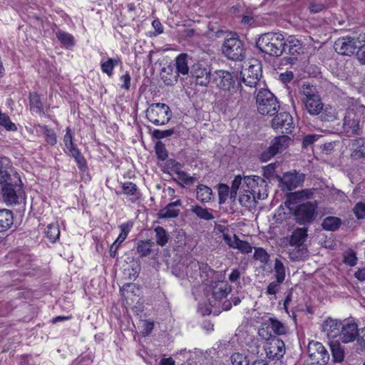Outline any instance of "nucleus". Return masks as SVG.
<instances>
[{"label":"nucleus","mask_w":365,"mask_h":365,"mask_svg":"<svg viewBox=\"0 0 365 365\" xmlns=\"http://www.w3.org/2000/svg\"><path fill=\"white\" fill-rule=\"evenodd\" d=\"M285 38L282 34L268 32L262 34L256 41V46L262 52L279 57L284 52Z\"/></svg>","instance_id":"obj_1"},{"label":"nucleus","mask_w":365,"mask_h":365,"mask_svg":"<svg viewBox=\"0 0 365 365\" xmlns=\"http://www.w3.org/2000/svg\"><path fill=\"white\" fill-rule=\"evenodd\" d=\"M365 114V107L347 110L342 120L341 133L346 137L361 135L363 133L362 115Z\"/></svg>","instance_id":"obj_2"},{"label":"nucleus","mask_w":365,"mask_h":365,"mask_svg":"<svg viewBox=\"0 0 365 365\" xmlns=\"http://www.w3.org/2000/svg\"><path fill=\"white\" fill-rule=\"evenodd\" d=\"M258 112L263 115L272 116L279 109V103L275 96L267 88H261L256 96Z\"/></svg>","instance_id":"obj_3"},{"label":"nucleus","mask_w":365,"mask_h":365,"mask_svg":"<svg viewBox=\"0 0 365 365\" xmlns=\"http://www.w3.org/2000/svg\"><path fill=\"white\" fill-rule=\"evenodd\" d=\"M318 204L317 201H307L299 204L294 209L292 215L296 223L307 227L312 225L317 217Z\"/></svg>","instance_id":"obj_4"},{"label":"nucleus","mask_w":365,"mask_h":365,"mask_svg":"<svg viewBox=\"0 0 365 365\" xmlns=\"http://www.w3.org/2000/svg\"><path fill=\"white\" fill-rule=\"evenodd\" d=\"M232 290L231 286L225 281H212L205 284V294L212 306H217L221 301L226 298Z\"/></svg>","instance_id":"obj_5"},{"label":"nucleus","mask_w":365,"mask_h":365,"mask_svg":"<svg viewBox=\"0 0 365 365\" xmlns=\"http://www.w3.org/2000/svg\"><path fill=\"white\" fill-rule=\"evenodd\" d=\"M146 118L155 125H164L172 118V111L165 103H152L146 110Z\"/></svg>","instance_id":"obj_6"},{"label":"nucleus","mask_w":365,"mask_h":365,"mask_svg":"<svg viewBox=\"0 0 365 365\" xmlns=\"http://www.w3.org/2000/svg\"><path fill=\"white\" fill-rule=\"evenodd\" d=\"M186 275L193 279L199 276L204 283L209 279H212L215 272L206 263H200L195 259H191L186 267Z\"/></svg>","instance_id":"obj_7"},{"label":"nucleus","mask_w":365,"mask_h":365,"mask_svg":"<svg viewBox=\"0 0 365 365\" xmlns=\"http://www.w3.org/2000/svg\"><path fill=\"white\" fill-rule=\"evenodd\" d=\"M243 183L247 187V192H252L257 200H264L267 197V182L262 178L257 175L245 176Z\"/></svg>","instance_id":"obj_8"},{"label":"nucleus","mask_w":365,"mask_h":365,"mask_svg":"<svg viewBox=\"0 0 365 365\" xmlns=\"http://www.w3.org/2000/svg\"><path fill=\"white\" fill-rule=\"evenodd\" d=\"M222 51L226 57L232 61H242L245 58V48L237 36L226 38Z\"/></svg>","instance_id":"obj_9"},{"label":"nucleus","mask_w":365,"mask_h":365,"mask_svg":"<svg viewBox=\"0 0 365 365\" xmlns=\"http://www.w3.org/2000/svg\"><path fill=\"white\" fill-rule=\"evenodd\" d=\"M291 141V138L283 135L275 137L271 142V145L264 150L259 156L261 161L267 162L278 153L286 150Z\"/></svg>","instance_id":"obj_10"},{"label":"nucleus","mask_w":365,"mask_h":365,"mask_svg":"<svg viewBox=\"0 0 365 365\" xmlns=\"http://www.w3.org/2000/svg\"><path fill=\"white\" fill-rule=\"evenodd\" d=\"M362 41L359 37L356 36H344L339 38L334 45V50L336 53L344 56H351L356 50L361 47Z\"/></svg>","instance_id":"obj_11"},{"label":"nucleus","mask_w":365,"mask_h":365,"mask_svg":"<svg viewBox=\"0 0 365 365\" xmlns=\"http://www.w3.org/2000/svg\"><path fill=\"white\" fill-rule=\"evenodd\" d=\"M220 89L229 91L231 93H236L237 87L232 74L225 70L215 71L212 74V81Z\"/></svg>","instance_id":"obj_12"},{"label":"nucleus","mask_w":365,"mask_h":365,"mask_svg":"<svg viewBox=\"0 0 365 365\" xmlns=\"http://www.w3.org/2000/svg\"><path fill=\"white\" fill-rule=\"evenodd\" d=\"M307 351L311 365H326L329 360V354L322 343L309 342Z\"/></svg>","instance_id":"obj_13"},{"label":"nucleus","mask_w":365,"mask_h":365,"mask_svg":"<svg viewBox=\"0 0 365 365\" xmlns=\"http://www.w3.org/2000/svg\"><path fill=\"white\" fill-rule=\"evenodd\" d=\"M190 76L196 84L207 86L212 81L210 69L199 63H194L190 68Z\"/></svg>","instance_id":"obj_14"},{"label":"nucleus","mask_w":365,"mask_h":365,"mask_svg":"<svg viewBox=\"0 0 365 365\" xmlns=\"http://www.w3.org/2000/svg\"><path fill=\"white\" fill-rule=\"evenodd\" d=\"M272 120V127L274 130L283 129V133H291L293 130V118L287 112L277 113Z\"/></svg>","instance_id":"obj_15"},{"label":"nucleus","mask_w":365,"mask_h":365,"mask_svg":"<svg viewBox=\"0 0 365 365\" xmlns=\"http://www.w3.org/2000/svg\"><path fill=\"white\" fill-rule=\"evenodd\" d=\"M302 51V46L300 41L295 37L289 36L287 39H285L284 53H287L292 56L284 57L283 61H285V63L293 64L297 60V58L294 56L299 54Z\"/></svg>","instance_id":"obj_16"},{"label":"nucleus","mask_w":365,"mask_h":365,"mask_svg":"<svg viewBox=\"0 0 365 365\" xmlns=\"http://www.w3.org/2000/svg\"><path fill=\"white\" fill-rule=\"evenodd\" d=\"M262 77V65L259 63L250 65L242 73V81L250 87H255Z\"/></svg>","instance_id":"obj_17"},{"label":"nucleus","mask_w":365,"mask_h":365,"mask_svg":"<svg viewBox=\"0 0 365 365\" xmlns=\"http://www.w3.org/2000/svg\"><path fill=\"white\" fill-rule=\"evenodd\" d=\"M265 351L269 359L284 358L285 344L282 339L274 337L267 344Z\"/></svg>","instance_id":"obj_18"},{"label":"nucleus","mask_w":365,"mask_h":365,"mask_svg":"<svg viewBox=\"0 0 365 365\" xmlns=\"http://www.w3.org/2000/svg\"><path fill=\"white\" fill-rule=\"evenodd\" d=\"M2 188L4 199L6 202L11 204L19 203V197L21 192V187L11 182V180L8 182H4Z\"/></svg>","instance_id":"obj_19"},{"label":"nucleus","mask_w":365,"mask_h":365,"mask_svg":"<svg viewBox=\"0 0 365 365\" xmlns=\"http://www.w3.org/2000/svg\"><path fill=\"white\" fill-rule=\"evenodd\" d=\"M304 181V175L297 172H288L280 178L282 182L289 190H292L302 184Z\"/></svg>","instance_id":"obj_20"},{"label":"nucleus","mask_w":365,"mask_h":365,"mask_svg":"<svg viewBox=\"0 0 365 365\" xmlns=\"http://www.w3.org/2000/svg\"><path fill=\"white\" fill-rule=\"evenodd\" d=\"M340 332L339 337L342 342L349 343L353 341L358 334L357 324L349 322L342 323Z\"/></svg>","instance_id":"obj_21"},{"label":"nucleus","mask_w":365,"mask_h":365,"mask_svg":"<svg viewBox=\"0 0 365 365\" xmlns=\"http://www.w3.org/2000/svg\"><path fill=\"white\" fill-rule=\"evenodd\" d=\"M342 322L337 319L328 318L322 325L323 331L326 333L329 338H336L341 334Z\"/></svg>","instance_id":"obj_22"},{"label":"nucleus","mask_w":365,"mask_h":365,"mask_svg":"<svg viewBox=\"0 0 365 365\" xmlns=\"http://www.w3.org/2000/svg\"><path fill=\"white\" fill-rule=\"evenodd\" d=\"M179 76L175 69V66H173L172 63L165 66L160 71V78L166 86L175 85Z\"/></svg>","instance_id":"obj_23"},{"label":"nucleus","mask_w":365,"mask_h":365,"mask_svg":"<svg viewBox=\"0 0 365 365\" xmlns=\"http://www.w3.org/2000/svg\"><path fill=\"white\" fill-rule=\"evenodd\" d=\"M307 232V227H297L285 240L289 242V245H306L304 242L308 237Z\"/></svg>","instance_id":"obj_24"},{"label":"nucleus","mask_w":365,"mask_h":365,"mask_svg":"<svg viewBox=\"0 0 365 365\" xmlns=\"http://www.w3.org/2000/svg\"><path fill=\"white\" fill-rule=\"evenodd\" d=\"M307 111L312 115L321 113L323 110V103L320 96L309 99L302 100Z\"/></svg>","instance_id":"obj_25"},{"label":"nucleus","mask_w":365,"mask_h":365,"mask_svg":"<svg viewBox=\"0 0 365 365\" xmlns=\"http://www.w3.org/2000/svg\"><path fill=\"white\" fill-rule=\"evenodd\" d=\"M181 205V201L178 200L175 202L169 203L165 207L161 209L158 215L159 218H174L179 215L180 209L178 208Z\"/></svg>","instance_id":"obj_26"},{"label":"nucleus","mask_w":365,"mask_h":365,"mask_svg":"<svg viewBox=\"0 0 365 365\" xmlns=\"http://www.w3.org/2000/svg\"><path fill=\"white\" fill-rule=\"evenodd\" d=\"M288 250L289 257L292 261H300L306 259L309 255L307 245H289Z\"/></svg>","instance_id":"obj_27"},{"label":"nucleus","mask_w":365,"mask_h":365,"mask_svg":"<svg viewBox=\"0 0 365 365\" xmlns=\"http://www.w3.org/2000/svg\"><path fill=\"white\" fill-rule=\"evenodd\" d=\"M264 325L266 326L267 330H270L276 335L285 334L287 331L285 324L274 317L269 318Z\"/></svg>","instance_id":"obj_28"},{"label":"nucleus","mask_w":365,"mask_h":365,"mask_svg":"<svg viewBox=\"0 0 365 365\" xmlns=\"http://www.w3.org/2000/svg\"><path fill=\"white\" fill-rule=\"evenodd\" d=\"M187 54L180 53L175 58V63L172 64L175 66V69L178 75H187L190 73V68L188 66Z\"/></svg>","instance_id":"obj_29"},{"label":"nucleus","mask_w":365,"mask_h":365,"mask_svg":"<svg viewBox=\"0 0 365 365\" xmlns=\"http://www.w3.org/2000/svg\"><path fill=\"white\" fill-rule=\"evenodd\" d=\"M190 211L200 220L210 221L215 218L212 212V210L203 207L200 205H191Z\"/></svg>","instance_id":"obj_30"},{"label":"nucleus","mask_w":365,"mask_h":365,"mask_svg":"<svg viewBox=\"0 0 365 365\" xmlns=\"http://www.w3.org/2000/svg\"><path fill=\"white\" fill-rule=\"evenodd\" d=\"M14 223V216L9 210H0V232L9 230Z\"/></svg>","instance_id":"obj_31"},{"label":"nucleus","mask_w":365,"mask_h":365,"mask_svg":"<svg viewBox=\"0 0 365 365\" xmlns=\"http://www.w3.org/2000/svg\"><path fill=\"white\" fill-rule=\"evenodd\" d=\"M196 198L201 202H209L213 199V192L210 187L199 185L196 189Z\"/></svg>","instance_id":"obj_32"},{"label":"nucleus","mask_w":365,"mask_h":365,"mask_svg":"<svg viewBox=\"0 0 365 365\" xmlns=\"http://www.w3.org/2000/svg\"><path fill=\"white\" fill-rule=\"evenodd\" d=\"M155 242L150 240H139L136 244V252L140 257H148L151 254Z\"/></svg>","instance_id":"obj_33"},{"label":"nucleus","mask_w":365,"mask_h":365,"mask_svg":"<svg viewBox=\"0 0 365 365\" xmlns=\"http://www.w3.org/2000/svg\"><path fill=\"white\" fill-rule=\"evenodd\" d=\"M246 190L247 187H245V184L243 183L242 190L240 191L239 202L243 207H251L257 200L255 196H253V195H252V192H247Z\"/></svg>","instance_id":"obj_34"},{"label":"nucleus","mask_w":365,"mask_h":365,"mask_svg":"<svg viewBox=\"0 0 365 365\" xmlns=\"http://www.w3.org/2000/svg\"><path fill=\"white\" fill-rule=\"evenodd\" d=\"M351 156L355 159L365 157V139L357 138L352 143Z\"/></svg>","instance_id":"obj_35"},{"label":"nucleus","mask_w":365,"mask_h":365,"mask_svg":"<svg viewBox=\"0 0 365 365\" xmlns=\"http://www.w3.org/2000/svg\"><path fill=\"white\" fill-rule=\"evenodd\" d=\"M341 225V220L337 217L329 216L322 223L323 230L330 232L337 230Z\"/></svg>","instance_id":"obj_36"},{"label":"nucleus","mask_w":365,"mask_h":365,"mask_svg":"<svg viewBox=\"0 0 365 365\" xmlns=\"http://www.w3.org/2000/svg\"><path fill=\"white\" fill-rule=\"evenodd\" d=\"M9 169V163L8 159L0 157V184L8 182L11 180Z\"/></svg>","instance_id":"obj_37"},{"label":"nucleus","mask_w":365,"mask_h":365,"mask_svg":"<svg viewBox=\"0 0 365 365\" xmlns=\"http://www.w3.org/2000/svg\"><path fill=\"white\" fill-rule=\"evenodd\" d=\"M67 153L75 159L80 170H84L86 168V159L76 146L70 149Z\"/></svg>","instance_id":"obj_38"},{"label":"nucleus","mask_w":365,"mask_h":365,"mask_svg":"<svg viewBox=\"0 0 365 365\" xmlns=\"http://www.w3.org/2000/svg\"><path fill=\"white\" fill-rule=\"evenodd\" d=\"M173 180L181 187H184V185H192L197 181V178L195 177L190 176L184 171L178 172V175L175 178H173Z\"/></svg>","instance_id":"obj_39"},{"label":"nucleus","mask_w":365,"mask_h":365,"mask_svg":"<svg viewBox=\"0 0 365 365\" xmlns=\"http://www.w3.org/2000/svg\"><path fill=\"white\" fill-rule=\"evenodd\" d=\"M155 233V240L158 245L164 247L168 242L169 235L168 232L160 226H158L154 230Z\"/></svg>","instance_id":"obj_40"},{"label":"nucleus","mask_w":365,"mask_h":365,"mask_svg":"<svg viewBox=\"0 0 365 365\" xmlns=\"http://www.w3.org/2000/svg\"><path fill=\"white\" fill-rule=\"evenodd\" d=\"M333 361L334 362L340 363L344 360V349L341 347L340 344L336 341H333L330 344Z\"/></svg>","instance_id":"obj_41"},{"label":"nucleus","mask_w":365,"mask_h":365,"mask_svg":"<svg viewBox=\"0 0 365 365\" xmlns=\"http://www.w3.org/2000/svg\"><path fill=\"white\" fill-rule=\"evenodd\" d=\"M300 93L303 96L302 100L316 98L319 95L317 87L309 84H303L300 89Z\"/></svg>","instance_id":"obj_42"},{"label":"nucleus","mask_w":365,"mask_h":365,"mask_svg":"<svg viewBox=\"0 0 365 365\" xmlns=\"http://www.w3.org/2000/svg\"><path fill=\"white\" fill-rule=\"evenodd\" d=\"M133 223L131 221H128L119 226L120 229V233L118 235V238L115 240L114 243L119 245L126 239L128 233L131 230L133 227Z\"/></svg>","instance_id":"obj_43"},{"label":"nucleus","mask_w":365,"mask_h":365,"mask_svg":"<svg viewBox=\"0 0 365 365\" xmlns=\"http://www.w3.org/2000/svg\"><path fill=\"white\" fill-rule=\"evenodd\" d=\"M120 62L119 58H108L106 61L101 62V67L103 73H106L108 76L113 75V71L115 66H118Z\"/></svg>","instance_id":"obj_44"},{"label":"nucleus","mask_w":365,"mask_h":365,"mask_svg":"<svg viewBox=\"0 0 365 365\" xmlns=\"http://www.w3.org/2000/svg\"><path fill=\"white\" fill-rule=\"evenodd\" d=\"M29 103L31 109L35 112L41 113L43 112V105L39 96L36 93H32L29 95Z\"/></svg>","instance_id":"obj_45"},{"label":"nucleus","mask_w":365,"mask_h":365,"mask_svg":"<svg viewBox=\"0 0 365 365\" xmlns=\"http://www.w3.org/2000/svg\"><path fill=\"white\" fill-rule=\"evenodd\" d=\"M274 271L275 279L283 282L286 277L285 267L282 262L278 258L274 261Z\"/></svg>","instance_id":"obj_46"},{"label":"nucleus","mask_w":365,"mask_h":365,"mask_svg":"<svg viewBox=\"0 0 365 365\" xmlns=\"http://www.w3.org/2000/svg\"><path fill=\"white\" fill-rule=\"evenodd\" d=\"M320 119L324 122H332L338 119V113L335 108H326L321 112Z\"/></svg>","instance_id":"obj_47"},{"label":"nucleus","mask_w":365,"mask_h":365,"mask_svg":"<svg viewBox=\"0 0 365 365\" xmlns=\"http://www.w3.org/2000/svg\"><path fill=\"white\" fill-rule=\"evenodd\" d=\"M56 35L58 40L66 47L68 48L73 46L74 38L71 34L63 31H58Z\"/></svg>","instance_id":"obj_48"},{"label":"nucleus","mask_w":365,"mask_h":365,"mask_svg":"<svg viewBox=\"0 0 365 365\" xmlns=\"http://www.w3.org/2000/svg\"><path fill=\"white\" fill-rule=\"evenodd\" d=\"M46 235L51 242H56L60 235L59 227L57 224H50L47 226Z\"/></svg>","instance_id":"obj_49"},{"label":"nucleus","mask_w":365,"mask_h":365,"mask_svg":"<svg viewBox=\"0 0 365 365\" xmlns=\"http://www.w3.org/2000/svg\"><path fill=\"white\" fill-rule=\"evenodd\" d=\"M38 127L45 135L46 142L51 145H56L57 143V138L53 130L49 128L47 125H39Z\"/></svg>","instance_id":"obj_50"},{"label":"nucleus","mask_w":365,"mask_h":365,"mask_svg":"<svg viewBox=\"0 0 365 365\" xmlns=\"http://www.w3.org/2000/svg\"><path fill=\"white\" fill-rule=\"evenodd\" d=\"M254 259L263 264H267L269 260V255L262 247L255 248Z\"/></svg>","instance_id":"obj_51"},{"label":"nucleus","mask_w":365,"mask_h":365,"mask_svg":"<svg viewBox=\"0 0 365 365\" xmlns=\"http://www.w3.org/2000/svg\"><path fill=\"white\" fill-rule=\"evenodd\" d=\"M0 125L4 127L9 131H16V125L11 121V119L6 113L0 112Z\"/></svg>","instance_id":"obj_52"},{"label":"nucleus","mask_w":365,"mask_h":365,"mask_svg":"<svg viewBox=\"0 0 365 365\" xmlns=\"http://www.w3.org/2000/svg\"><path fill=\"white\" fill-rule=\"evenodd\" d=\"M230 193V187L225 184H220L218 186L219 203L224 204L227 200Z\"/></svg>","instance_id":"obj_53"},{"label":"nucleus","mask_w":365,"mask_h":365,"mask_svg":"<svg viewBox=\"0 0 365 365\" xmlns=\"http://www.w3.org/2000/svg\"><path fill=\"white\" fill-rule=\"evenodd\" d=\"M328 6L319 0H312L309 5V10L312 14L319 13L327 9Z\"/></svg>","instance_id":"obj_54"},{"label":"nucleus","mask_w":365,"mask_h":365,"mask_svg":"<svg viewBox=\"0 0 365 365\" xmlns=\"http://www.w3.org/2000/svg\"><path fill=\"white\" fill-rule=\"evenodd\" d=\"M230 359L232 365H249L246 356L238 352L232 354Z\"/></svg>","instance_id":"obj_55"},{"label":"nucleus","mask_w":365,"mask_h":365,"mask_svg":"<svg viewBox=\"0 0 365 365\" xmlns=\"http://www.w3.org/2000/svg\"><path fill=\"white\" fill-rule=\"evenodd\" d=\"M155 148L158 158L162 160H165L168 157V152L165 145L161 141H158L155 143Z\"/></svg>","instance_id":"obj_56"},{"label":"nucleus","mask_w":365,"mask_h":365,"mask_svg":"<svg viewBox=\"0 0 365 365\" xmlns=\"http://www.w3.org/2000/svg\"><path fill=\"white\" fill-rule=\"evenodd\" d=\"M123 193L127 195H134L137 192L138 188L135 184L132 182H125L122 184Z\"/></svg>","instance_id":"obj_57"},{"label":"nucleus","mask_w":365,"mask_h":365,"mask_svg":"<svg viewBox=\"0 0 365 365\" xmlns=\"http://www.w3.org/2000/svg\"><path fill=\"white\" fill-rule=\"evenodd\" d=\"M282 284V282L275 279L268 284L265 293L267 295H275L279 292Z\"/></svg>","instance_id":"obj_58"},{"label":"nucleus","mask_w":365,"mask_h":365,"mask_svg":"<svg viewBox=\"0 0 365 365\" xmlns=\"http://www.w3.org/2000/svg\"><path fill=\"white\" fill-rule=\"evenodd\" d=\"M174 133H175L174 128L165 130H154L153 132V137L156 139L160 140L162 138L170 137L173 134H174Z\"/></svg>","instance_id":"obj_59"},{"label":"nucleus","mask_w":365,"mask_h":365,"mask_svg":"<svg viewBox=\"0 0 365 365\" xmlns=\"http://www.w3.org/2000/svg\"><path fill=\"white\" fill-rule=\"evenodd\" d=\"M354 213L357 219H365V203L359 202L354 207Z\"/></svg>","instance_id":"obj_60"},{"label":"nucleus","mask_w":365,"mask_h":365,"mask_svg":"<svg viewBox=\"0 0 365 365\" xmlns=\"http://www.w3.org/2000/svg\"><path fill=\"white\" fill-rule=\"evenodd\" d=\"M63 142L65 143V146H66V149L68 150V151L70 149H72L73 148L76 147V145H74L73 141V136L71 134V130L70 128H68V127L66 128V133L64 135Z\"/></svg>","instance_id":"obj_61"},{"label":"nucleus","mask_w":365,"mask_h":365,"mask_svg":"<svg viewBox=\"0 0 365 365\" xmlns=\"http://www.w3.org/2000/svg\"><path fill=\"white\" fill-rule=\"evenodd\" d=\"M237 249L244 254H249L252 251V247L247 242L240 239L238 245H237Z\"/></svg>","instance_id":"obj_62"},{"label":"nucleus","mask_w":365,"mask_h":365,"mask_svg":"<svg viewBox=\"0 0 365 365\" xmlns=\"http://www.w3.org/2000/svg\"><path fill=\"white\" fill-rule=\"evenodd\" d=\"M223 239L226 244L232 248L237 249V245H238V242L240 241V238L234 235L233 237H230L228 235H223Z\"/></svg>","instance_id":"obj_63"},{"label":"nucleus","mask_w":365,"mask_h":365,"mask_svg":"<svg viewBox=\"0 0 365 365\" xmlns=\"http://www.w3.org/2000/svg\"><path fill=\"white\" fill-rule=\"evenodd\" d=\"M364 40H362L361 47L357 50L356 56L359 63L362 65H365V44L364 43Z\"/></svg>","instance_id":"obj_64"}]
</instances>
